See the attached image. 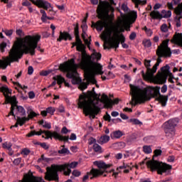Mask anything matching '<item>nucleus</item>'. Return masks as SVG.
<instances>
[{
    "label": "nucleus",
    "mask_w": 182,
    "mask_h": 182,
    "mask_svg": "<svg viewBox=\"0 0 182 182\" xmlns=\"http://www.w3.org/2000/svg\"><path fill=\"white\" fill-rule=\"evenodd\" d=\"M41 41V36H26L14 43L9 53V57L0 60V68L4 70L11 66L14 62H19L22 59L23 53H30L32 56L35 55V50H42L38 43ZM43 52V50H42Z\"/></svg>",
    "instance_id": "obj_1"
},
{
    "label": "nucleus",
    "mask_w": 182,
    "mask_h": 182,
    "mask_svg": "<svg viewBox=\"0 0 182 182\" xmlns=\"http://www.w3.org/2000/svg\"><path fill=\"white\" fill-rule=\"evenodd\" d=\"M102 54L99 53H93L92 55L82 52L77 61L79 63L80 68L86 73V82H80L79 89L85 90L87 89L90 83L95 85L97 83L95 79V75H103V66L100 63H96L95 60H100Z\"/></svg>",
    "instance_id": "obj_2"
},
{
    "label": "nucleus",
    "mask_w": 182,
    "mask_h": 182,
    "mask_svg": "<svg viewBox=\"0 0 182 182\" xmlns=\"http://www.w3.org/2000/svg\"><path fill=\"white\" fill-rule=\"evenodd\" d=\"M131 89L132 106H137V105H141V103H145V102H149L151 100L153 97H156V100L160 102V87L148 86L144 88H141L139 85H135L133 84L129 85Z\"/></svg>",
    "instance_id": "obj_3"
},
{
    "label": "nucleus",
    "mask_w": 182,
    "mask_h": 182,
    "mask_svg": "<svg viewBox=\"0 0 182 182\" xmlns=\"http://www.w3.org/2000/svg\"><path fill=\"white\" fill-rule=\"evenodd\" d=\"M77 162L74 161L70 164H64L61 165L52 164L50 168H47V172H46L45 179L47 181H59V171H63L64 176H70L72 173V169L76 168L77 167Z\"/></svg>",
    "instance_id": "obj_4"
},
{
    "label": "nucleus",
    "mask_w": 182,
    "mask_h": 182,
    "mask_svg": "<svg viewBox=\"0 0 182 182\" xmlns=\"http://www.w3.org/2000/svg\"><path fill=\"white\" fill-rule=\"evenodd\" d=\"M120 31H119V28H114V27H106L105 31L102 33V38L105 41H107V39H109V38H112V35L113 34L114 36V41H109L108 43V47L105 46L104 49H112L114 48L115 49H117L119 48V45H121L122 43H124L126 42V38L123 34H120Z\"/></svg>",
    "instance_id": "obj_5"
},
{
    "label": "nucleus",
    "mask_w": 182,
    "mask_h": 182,
    "mask_svg": "<svg viewBox=\"0 0 182 182\" xmlns=\"http://www.w3.org/2000/svg\"><path fill=\"white\" fill-rule=\"evenodd\" d=\"M80 66L79 64L75 63V58H71L68 62L64 64H60V68L63 72H66V77L68 79H72L73 85H79L82 82V79L76 77L77 75V68Z\"/></svg>",
    "instance_id": "obj_6"
},
{
    "label": "nucleus",
    "mask_w": 182,
    "mask_h": 182,
    "mask_svg": "<svg viewBox=\"0 0 182 182\" xmlns=\"http://www.w3.org/2000/svg\"><path fill=\"white\" fill-rule=\"evenodd\" d=\"M80 101L78 102V106L80 109H83V112L85 116H92V118L96 117L95 114L99 113V107L96 105H94L93 101L86 100V97L83 95L80 96Z\"/></svg>",
    "instance_id": "obj_7"
},
{
    "label": "nucleus",
    "mask_w": 182,
    "mask_h": 182,
    "mask_svg": "<svg viewBox=\"0 0 182 182\" xmlns=\"http://www.w3.org/2000/svg\"><path fill=\"white\" fill-rule=\"evenodd\" d=\"M112 5H116L114 0H108V1H100L97 9L98 18L105 21L109 18V12H114V8Z\"/></svg>",
    "instance_id": "obj_8"
},
{
    "label": "nucleus",
    "mask_w": 182,
    "mask_h": 182,
    "mask_svg": "<svg viewBox=\"0 0 182 182\" xmlns=\"http://www.w3.org/2000/svg\"><path fill=\"white\" fill-rule=\"evenodd\" d=\"M0 92L4 94V96L6 99V105H8L9 103L11 104L9 114L15 117V113L14 112V110H15L16 105H18V101H16V96H9V95H12V90L9 89L6 85L0 87Z\"/></svg>",
    "instance_id": "obj_9"
},
{
    "label": "nucleus",
    "mask_w": 182,
    "mask_h": 182,
    "mask_svg": "<svg viewBox=\"0 0 182 182\" xmlns=\"http://www.w3.org/2000/svg\"><path fill=\"white\" fill-rule=\"evenodd\" d=\"M94 166H97L98 169L92 168L90 170V176H92L90 178L91 180H93V178H97L100 177V176H103L104 177L107 176L105 174V173H106V170H107V168H110V165L106 164V163L102 161H94Z\"/></svg>",
    "instance_id": "obj_10"
},
{
    "label": "nucleus",
    "mask_w": 182,
    "mask_h": 182,
    "mask_svg": "<svg viewBox=\"0 0 182 182\" xmlns=\"http://www.w3.org/2000/svg\"><path fill=\"white\" fill-rule=\"evenodd\" d=\"M160 156V149H156L154 151V156L152 159L146 161V166L151 171H157L158 174H160V160L159 156Z\"/></svg>",
    "instance_id": "obj_11"
},
{
    "label": "nucleus",
    "mask_w": 182,
    "mask_h": 182,
    "mask_svg": "<svg viewBox=\"0 0 182 182\" xmlns=\"http://www.w3.org/2000/svg\"><path fill=\"white\" fill-rule=\"evenodd\" d=\"M178 124V118H173L166 122L162 127L167 137H173L176 134V127Z\"/></svg>",
    "instance_id": "obj_12"
},
{
    "label": "nucleus",
    "mask_w": 182,
    "mask_h": 182,
    "mask_svg": "<svg viewBox=\"0 0 182 182\" xmlns=\"http://www.w3.org/2000/svg\"><path fill=\"white\" fill-rule=\"evenodd\" d=\"M156 55L158 56L157 58V62L153 66V68H150V63L151 62V60H145L144 62V65L146 68L147 70V77L148 79H154V77H153V75L156 73V72H157V66H159V65H160V46H158V48L156 50Z\"/></svg>",
    "instance_id": "obj_13"
},
{
    "label": "nucleus",
    "mask_w": 182,
    "mask_h": 182,
    "mask_svg": "<svg viewBox=\"0 0 182 182\" xmlns=\"http://www.w3.org/2000/svg\"><path fill=\"white\" fill-rule=\"evenodd\" d=\"M42 134H45L47 139L53 137L55 140H60V141H69V136H63L56 132H50V131H42V129H40V132H36V136H41Z\"/></svg>",
    "instance_id": "obj_14"
},
{
    "label": "nucleus",
    "mask_w": 182,
    "mask_h": 182,
    "mask_svg": "<svg viewBox=\"0 0 182 182\" xmlns=\"http://www.w3.org/2000/svg\"><path fill=\"white\" fill-rule=\"evenodd\" d=\"M173 166L168 164L166 163L160 162V176H163V173H165V176H170L171 174V169Z\"/></svg>",
    "instance_id": "obj_15"
},
{
    "label": "nucleus",
    "mask_w": 182,
    "mask_h": 182,
    "mask_svg": "<svg viewBox=\"0 0 182 182\" xmlns=\"http://www.w3.org/2000/svg\"><path fill=\"white\" fill-rule=\"evenodd\" d=\"M141 75L146 80H150V82H152V83H155V85H160V70H158L156 76H154V74H153L154 79L147 77V70L146 74L144 73V70H142Z\"/></svg>",
    "instance_id": "obj_16"
},
{
    "label": "nucleus",
    "mask_w": 182,
    "mask_h": 182,
    "mask_svg": "<svg viewBox=\"0 0 182 182\" xmlns=\"http://www.w3.org/2000/svg\"><path fill=\"white\" fill-rule=\"evenodd\" d=\"M32 4L38 8H43V9H49L50 4L45 0H30Z\"/></svg>",
    "instance_id": "obj_17"
},
{
    "label": "nucleus",
    "mask_w": 182,
    "mask_h": 182,
    "mask_svg": "<svg viewBox=\"0 0 182 182\" xmlns=\"http://www.w3.org/2000/svg\"><path fill=\"white\" fill-rule=\"evenodd\" d=\"M102 103L105 104V107L112 109L113 107V101L109 98L106 94H103L101 97Z\"/></svg>",
    "instance_id": "obj_18"
},
{
    "label": "nucleus",
    "mask_w": 182,
    "mask_h": 182,
    "mask_svg": "<svg viewBox=\"0 0 182 182\" xmlns=\"http://www.w3.org/2000/svg\"><path fill=\"white\" fill-rule=\"evenodd\" d=\"M72 36L68 31H60V36L57 39L58 42H62V41H72Z\"/></svg>",
    "instance_id": "obj_19"
},
{
    "label": "nucleus",
    "mask_w": 182,
    "mask_h": 182,
    "mask_svg": "<svg viewBox=\"0 0 182 182\" xmlns=\"http://www.w3.org/2000/svg\"><path fill=\"white\" fill-rule=\"evenodd\" d=\"M171 48H162L161 47L160 48V58H171Z\"/></svg>",
    "instance_id": "obj_20"
},
{
    "label": "nucleus",
    "mask_w": 182,
    "mask_h": 182,
    "mask_svg": "<svg viewBox=\"0 0 182 182\" xmlns=\"http://www.w3.org/2000/svg\"><path fill=\"white\" fill-rule=\"evenodd\" d=\"M105 21L100 20L96 23L92 22V27L96 28V30L97 31V32H102V31H103V28H105Z\"/></svg>",
    "instance_id": "obj_21"
},
{
    "label": "nucleus",
    "mask_w": 182,
    "mask_h": 182,
    "mask_svg": "<svg viewBox=\"0 0 182 182\" xmlns=\"http://www.w3.org/2000/svg\"><path fill=\"white\" fill-rule=\"evenodd\" d=\"M26 122H29V118H26V117H17V122L11 127V129L14 128V127H18V125L19 124V126H23L24 125Z\"/></svg>",
    "instance_id": "obj_22"
},
{
    "label": "nucleus",
    "mask_w": 182,
    "mask_h": 182,
    "mask_svg": "<svg viewBox=\"0 0 182 182\" xmlns=\"http://www.w3.org/2000/svg\"><path fill=\"white\" fill-rule=\"evenodd\" d=\"M171 42H173V43H176V45L182 48V33H176L173 36V40H171Z\"/></svg>",
    "instance_id": "obj_23"
},
{
    "label": "nucleus",
    "mask_w": 182,
    "mask_h": 182,
    "mask_svg": "<svg viewBox=\"0 0 182 182\" xmlns=\"http://www.w3.org/2000/svg\"><path fill=\"white\" fill-rule=\"evenodd\" d=\"M21 182H44L42 178H37L34 176H25Z\"/></svg>",
    "instance_id": "obj_24"
},
{
    "label": "nucleus",
    "mask_w": 182,
    "mask_h": 182,
    "mask_svg": "<svg viewBox=\"0 0 182 182\" xmlns=\"http://www.w3.org/2000/svg\"><path fill=\"white\" fill-rule=\"evenodd\" d=\"M75 43L77 44V50H78V52H82V50H83V48H85V46L80 39V36H75Z\"/></svg>",
    "instance_id": "obj_25"
},
{
    "label": "nucleus",
    "mask_w": 182,
    "mask_h": 182,
    "mask_svg": "<svg viewBox=\"0 0 182 182\" xmlns=\"http://www.w3.org/2000/svg\"><path fill=\"white\" fill-rule=\"evenodd\" d=\"M149 16H151V19H154V21H160V11H152L149 14Z\"/></svg>",
    "instance_id": "obj_26"
},
{
    "label": "nucleus",
    "mask_w": 182,
    "mask_h": 182,
    "mask_svg": "<svg viewBox=\"0 0 182 182\" xmlns=\"http://www.w3.org/2000/svg\"><path fill=\"white\" fill-rule=\"evenodd\" d=\"M168 100V96L160 95V105L161 107H166V106H167Z\"/></svg>",
    "instance_id": "obj_27"
},
{
    "label": "nucleus",
    "mask_w": 182,
    "mask_h": 182,
    "mask_svg": "<svg viewBox=\"0 0 182 182\" xmlns=\"http://www.w3.org/2000/svg\"><path fill=\"white\" fill-rule=\"evenodd\" d=\"M109 140H110V136L104 135L100 136V138L97 140V143H99V144H105V143H107Z\"/></svg>",
    "instance_id": "obj_28"
},
{
    "label": "nucleus",
    "mask_w": 182,
    "mask_h": 182,
    "mask_svg": "<svg viewBox=\"0 0 182 182\" xmlns=\"http://www.w3.org/2000/svg\"><path fill=\"white\" fill-rule=\"evenodd\" d=\"M171 16V11H166L162 10L160 14V19H163V18H170Z\"/></svg>",
    "instance_id": "obj_29"
},
{
    "label": "nucleus",
    "mask_w": 182,
    "mask_h": 182,
    "mask_svg": "<svg viewBox=\"0 0 182 182\" xmlns=\"http://www.w3.org/2000/svg\"><path fill=\"white\" fill-rule=\"evenodd\" d=\"M122 136H123V132L120 130L115 131L111 134L112 139H120Z\"/></svg>",
    "instance_id": "obj_30"
},
{
    "label": "nucleus",
    "mask_w": 182,
    "mask_h": 182,
    "mask_svg": "<svg viewBox=\"0 0 182 182\" xmlns=\"http://www.w3.org/2000/svg\"><path fill=\"white\" fill-rule=\"evenodd\" d=\"M15 106L17 109L18 113L20 114V116H26V110H25V108H23V107L17 105L16 104Z\"/></svg>",
    "instance_id": "obj_31"
},
{
    "label": "nucleus",
    "mask_w": 182,
    "mask_h": 182,
    "mask_svg": "<svg viewBox=\"0 0 182 182\" xmlns=\"http://www.w3.org/2000/svg\"><path fill=\"white\" fill-rule=\"evenodd\" d=\"M39 124L43 126V127H44V129H52V124L50 122H48L43 119H42L39 122Z\"/></svg>",
    "instance_id": "obj_32"
},
{
    "label": "nucleus",
    "mask_w": 182,
    "mask_h": 182,
    "mask_svg": "<svg viewBox=\"0 0 182 182\" xmlns=\"http://www.w3.org/2000/svg\"><path fill=\"white\" fill-rule=\"evenodd\" d=\"M136 19H137V11H132L129 16V20L132 23H134L136 22Z\"/></svg>",
    "instance_id": "obj_33"
},
{
    "label": "nucleus",
    "mask_w": 182,
    "mask_h": 182,
    "mask_svg": "<svg viewBox=\"0 0 182 182\" xmlns=\"http://www.w3.org/2000/svg\"><path fill=\"white\" fill-rule=\"evenodd\" d=\"M169 72H170L169 65H166V66L161 68V73H162V75H167Z\"/></svg>",
    "instance_id": "obj_34"
},
{
    "label": "nucleus",
    "mask_w": 182,
    "mask_h": 182,
    "mask_svg": "<svg viewBox=\"0 0 182 182\" xmlns=\"http://www.w3.org/2000/svg\"><path fill=\"white\" fill-rule=\"evenodd\" d=\"M144 153L145 154H151L152 153L153 150L151 149V146L149 145H145L142 147Z\"/></svg>",
    "instance_id": "obj_35"
},
{
    "label": "nucleus",
    "mask_w": 182,
    "mask_h": 182,
    "mask_svg": "<svg viewBox=\"0 0 182 182\" xmlns=\"http://www.w3.org/2000/svg\"><path fill=\"white\" fill-rule=\"evenodd\" d=\"M167 82V74L160 73V85H164Z\"/></svg>",
    "instance_id": "obj_36"
},
{
    "label": "nucleus",
    "mask_w": 182,
    "mask_h": 182,
    "mask_svg": "<svg viewBox=\"0 0 182 182\" xmlns=\"http://www.w3.org/2000/svg\"><path fill=\"white\" fill-rule=\"evenodd\" d=\"M92 149L95 153H103L102 146L99 144H94Z\"/></svg>",
    "instance_id": "obj_37"
},
{
    "label": "nucleus",
    "mask_w": 182,
    "mask_h": 182,
    "mask_svg": "<svg viewBox=\"0 0 182 182\" xmlns=\"http://www.w3.org/2000/svg\"><path fill=\"white\" fill-rule=\"evenodd\" d=\"M134 4H135V6H139V5H146L147 4L146 0H132Z\"/></svg>",
    "instance_id": "obj_38"
},
{
    "label": "nucleus",
    "mask_w": 182,
    "mask_h": 182,
    "mask_svg": "<svg viewBox=\"0 0 182 182\" xmlns=\"http://www.w3.org/2000/svg\"><path fill=\"white\" fill-rule=\"evenodd\" d=\"M55 80H57L58 85H62V83H65V78L62 77V75H58L54 77Z\"/></svg>",
    "instance_id": "obj_39"
},
{
    "label": "nucleus",
    "mask_w": 182,
    "mask_h": 182,
    "mask_svg": "<svg viewBox=\"0 0 182 182\" xmlns=\"http://www.w3.org/2000/svg\"><path fill=\"white\" fill-rule=\"evenodd\" d=\"M168 42H170V39H166L165 41H163L162 43L160 45V49L170 48V47H168Z\"/></svg>",
    "instance_id": "obj_40"
},
{
    "label": "nucleus",
    "mask_w": 182,
    "mask_h": 182,
    "mask_svg": "<svg viewBox=\"0 0 182 182\" xmlns=\"http://www.w3.org/2000/svg\"><path fill=\"white\" fill-rule=\"evenodd\" d=\"M3 149H6V150H11L12 148V143L6 141L2 144Z\"/></svg>",
    "instance_id": "obj_41"
},
{
    "label": "nucleus",
    "mask_w": 182,
    "mask_h": 182,
    "mask_svg": "<svg viewBox=\"0 0 182 182\" xmlns=\"http://www.w3.org/2000/svg\"><path fill=\"white\" fill-rule=\"evenodd\" d=\"M39 114H36V112L31 111L28 114V117H26V119H28V121L31 120V119H33V117H36V116H38Z\"/></svg>",
    "instance_id": "obj_42"
},
{
    "label": "nucleus",
    "mask_w": 182,
    "mask_h": 182,
    "mask_svg": "<svg viewBox=\"0 0 182 182\" xmlns=\"http://www.w3.org/2000/svg\"><path fill=\"white\" fill-rule=\"evenodd\" d=\"M142 29L145 31L147 36H151V35H153V31H151V29L148 28L147 26H144Z\"/></svg>",
    "instance_id": "obj_43"
},
{
    "label": "nucleus",
    "mask_w": 182,
    "mask_h": 182,
    "mask_svg": "<svg viewBox=\"0 0 182 182\" xmlns=\"http://www.w3.org/2000/svg\"><path fill=\"white\" fill-rule=\"evenodd\" d=\"M46 110H47V113H48L51 116H53V114H55V107H49L46 108Z\"/></svg>",
    "instance_id": "obj_44"
},
{
    "label": "nucleus",
    "mask_w": 182,
    "mask_h": 182,
    "mask_svg": "<svg viewBox=\"0 0 182 182\" xmlns=\"http://www.w3.org/2000/svg\"><path fill=\"white\" fill-rule=\"evenodd\" d=\"M69 153H70V151L67 148H63L62 149L58 150L59 154H69Z\"/></svg>",
    "instance_id": "obj_45"
},
{
    "label": "nucleus",
    "mask_w": 182,
    "mask_h": 182,
    "mask_svg": "<svg viewBox=\"0 0 182 182\" xmlns=\"http://www.w3.org/2000/svg\"><path fill=\"white\" fill-rule=\"evenodd\" d=\"M175 21L176 22V28H180V26H181V16H176Z\"/></svg>",
    "instance_id": "obj_46"
},
{
    "label": "nucleus",
    "mask_w": 182,
    "mask_h": 182,
    "mask_svg": "<svg viewBox=\"0 0 182 182\" xmlns=\"http://www.w3.org/2000/svg\"><path fill=\"white\" fill-rule=\"evenodd\" d=\"M81 174H82V173L80 171H78L77 169H75L72 172V175L74 177H80Z\"/></svg>",
    "instance_id": "obj_47"
},
{
    "label": "nucleus",
    "mask_w": 182,
    "mask_h": 182,
    "mask_svg": "<svg viewBox=\"0 0 182 182\" xmlns=\"http://www.w3.org/2000/svg\"><path fill=\"white\" fill-rule=\"evenodd\" d=\"M144 48H150L151 46V41L150 40H145L143 41Z\"/></svg>",
    "instance_id": "obj_48"
},
{
    "label": "nucleus",
    "mask_w": 182,
    "mask_h": 182,
    "mask_svg": "<svg viewBox=\"0 0 182 182\" xmlns=\"http://www.w3.org/2000/svg\"><path fill=\"white\" fill-rule=\"evenodd\" d=\"M85 45H87V48H89V49H90V42H92V37H89V40L87 38H84L83 39Z\"/></svg>",
    "instance_id": "obj_49"
},
{
    "label": "nucleus",
    "mask_w": 182,
    "mask_h": 182,
    "mask_svg": "<svg viewBox=\"0 0 182 182\" xmlns=\"http://www.w3.org/2000/svg\"><path fill=\"white\" fill-rule=\"evenodd\" d=\"M40 12H41V14H42V16H41V19L42 22H45V18H46V16H47L46 11H45V10H43V9H41Z\"/></svg>",
    "instance_id": "obj_50"
},
{
    "label": "nucleus",
    "mask_w": 182,
    "mask_h": 182,
    "mask_svg": "<svg viewBox=\"0 0 182 182\" xmlns=\"http://www.w3.org/2000/svg\"><path fill=\"white\" fill-rule=\"evenodd\" d=\"M6 43L3 42L0 44V50L2 53H4V52H5V48H6Z\"/></svg>",
    "instance_id": "obj_51"
},
{
    "label": "nucleus",
    "mask_w": 182,
    "mask_h": 182,
    "mask_svg": "<svg viewBox=\"0 0 182 182\" xmlns=\"http://www.w3.org/2000/svg\"><path fill=\"white\" fill-rule=\"evenodd\" d=\"M21 161H22V158H17L14 160L13 164L15 166H19V164H21Z\"/></svg>",
    "instance_id": "obj_52"
},
{
    "label": "nucleus",
    "mask_w": 182,
    "mask_h": 182,
    "mask_svg": "<svg viewBox=\"0 0 182 182\" xmlns=\"http://www.w3.org/2000/svg\"><path fill=\"white\" fill-rule=\"evenodd\" d=\"M3 32L6 36H12V33H14V30H4L3 31Z\"/></svg>",
    "instance_id": "obj_53"
},
{
    "label": "nucleus",
    "mask_w": 182,
    "mask_h": 182,
    "mask_svg": "<svg viewBox=\"0 0 182 182\" xmlns=\"http://www.w3.org/2000/svg\"><path fill=\"white\" fill-rule=\"evenodd\" d=\"M121 9L124 11V12H129V6H127L126 4H122Z\"/></svg>",
    "instance_id": "obj_54"
},
{
    "label": "nucleus",
    "mask_w": 182,
    "mask_h": 182,
    "mask_svg": "<svg viewBox=\"0 0 182 182\" xmlns=\"http://www.w3.org/2000/svg\"><path fill=\"white\" fill-rule=\"evenodd\" d=\"M74 34L75 36H79V25H76L74 28Z\"/></svg>",
    "instance_id": "obj_55"
},
{
    "label": "nucleus",
    "mask_w": 182,
    "mask_h": 182,
    "mask_svg": "<svg viewBox=\"0 0 182 182\" xmlns=\"http://www.w3.org/2000/svg\"><path fill=\"white\" fill-rule=\"evenodd\" d=\"M161 31L162 32H167L168 31V27L167 26V24L164 23L161 26Z\"/></svg>",
    "instance_id": "obj_56"
},
{
    "label": "nucleus",
    "mask_w": 182,
    "mask_h": 182,
    "mask_svg": "<svg viewBox=\"0 0 182 182\" xmlns=\"http://www.w3.org/2000/svg\"><path fill=\"white\" fill-rule=\"evenodd\" d=\"M96 144V139L93 137H90V139L88 140V144L90 146H92V144Z\"/></svg>",
    "instance_id": "obj_57"
},
{
    "label": "nucleus",
    "mask_w": 182,
    "mask_h": 182,
    "mask_svg": "<svg viewBox=\"0 0 182 182\" xmlns=\"http://www.w3.org/2000/svg\"><path fill=\"white\" fill-rule=\"evenodd\" d=\"M104 119L106 122H111L112 117H110V114H109L108 112H106V114L104 116Z\"/></svg>",
    "instance_id": "obj_58"
},
{
    "label": "nucleus",
    "mask_w": 182,
    "mask_h": 182,
    "mask_svg": "<svg viewBox=\"0 0 182 182\" xmlns=\"http://www.w3.org/2000/svg\"><path fill=\"white\" fill-rule=\"evenodd\" d=\"M175 160H176V157L174 156H169L167 159V161L168 163H174Z\"/></svg>",
    "instance_id": "obj_59"
},
{
    "label": "nucleus",
    "mask_w": 182,
    "mask_h": 182,
    "mask_svg": "<svg viewBox=\"0 0 182 182\" xmlns=\"http://www.w3.org/2000/svg\"><path fill=\"white\" fill-rule=\"evenodd\" d=\"M131 122L133 123V124H143V123H141V122H140V120L138 119H131Z\"/></svg>",
    "instance_id": "obj_60"
},
{
    "label": "nucleus",
    "mask_w": 182,
    "mask_h": 182,
    "mask_svg": "<svg viewBox=\"0 0 182 182\" xmlns=\"http://www.w3.org/2000/svg\"><path fill=\"white\" fill-rule=\"evenodd\" d=\"M31 153V150L28 149H23L21 151V154H24V156H28Z\"/></svg>",
    "instance_id": "obj_61"
},
{
    "label": "nucleus",
    "mask_w": 182,
    "mask_h": 182,
    "mask_svg": "<svg viewBox=\"0 0 182 182\" xmlns=\"http://www.w3.org/2000/svg\"><path fill=\"white\" fill-rule=\"evenodd\" d=\"M136 34L135 32L131 33V34L129 35L130 41H134V39H136Z\"/></svg>",
    "instance_id": "obj_62"
},
{
    "label": "nucleus",
    "mask_w": 182,
    "mask_h": 182,
    "mask_svg": "<svg viewBox=\"0 0 182 182\" xmlns=\"http://www.w3.org/2000/svg\"><path fill=\"white\" fill-rule=\"evenodd\" d=\"M161 93H166L167 92V85H164L161 88Z\"/></svg>",
    "instance_id": "obj_63"
},
{
    "label": "nucleus",
    "mask_w": 182,
    "mask_h": 182,
    "mask_svg": "<svg viewBox=\"0 0 182 182\" xmlns=\"http://www.w3.org/2000/svg\"><path fill=\"white\" fill-rule=\"evenodd\" d=\"M29 99H35V92L33 91H31L28 92Z\"/></svg>",
    "instance_id": "obj_64"
}]
</instances>
